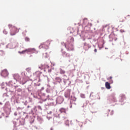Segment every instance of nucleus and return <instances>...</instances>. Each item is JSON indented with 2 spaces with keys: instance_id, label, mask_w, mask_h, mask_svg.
I'll use <instances>...</instances> for the list:
<instances>
[{
  "instance_id": "nucleus-5",
  "label": "nucleus",
  "mask_w": 130,
  "mask_h": 130,
  "mask_svg": "<svg viewBox=\"0 0 130 130\" xmlns=\"http://www.w3.org/2000/svg\"><path fill=\"white\" fill-rule=\"evenodd\" d=\"M1 75L2 77H4V78H6V77H8V76H9V72H8V71L7 70H4L2 71Z\"/></svg>"
},
{
  "instance_id": "nucleus-20",
  "label": "nucleus",
  "mask_w": 130,
  "mask_h": 130,
  "mask_svg": "<svg viewBox=\"0 0 130 130\" xmlns=\"http://www.w3.org/2000/svg\"><path fill=\"white\" fill-rule=\"evenodd\" d=\"M14 115L15 116H17V113H14Z\"/></svg>"
},
{
  "instance_id": "nucleus-15",
  "label": "nucleus",
  "mask_w": 130,
  "mask_h": 130,
  "mask_svg": "<svg viewBox=\"0 0 130 130\" xmlns=\"http://www.w3.org/2000/svg\"><path fill=\"white\" fill-rule=\"evenodd\" d=\"M74 38H71V41H72V42H74Z\"/></svg>"
},
{
  "instance_id": "nucleus-17",
  "label": "nucleus",
  "mask_w": 130,
  "mask_h": 130,
  "mask_svg": "<svg viewBox=\"0 0 130 130\" xmlns=\"http://www.w3.org/2000/svg\"><path fill=\"white\" fill-rule=\"evenodd\" d=\"M3 32L4 33V34H8V32L6 30H4Z\"/></svg>"
},
{
  "instance_id": "nucleus-14",
  "label": "nucleus",
  "mask_w": 130,
  "mask_h": 130,
  "mask_svg": "<svg viewBox=\"0 0 130 130\" xmlns=\"http://www.w3.org/2000/svg\"><path fill=\"white\" fill-rule=\"evenodd\" d=\"M25 40V41H30V39L28 37H26Z\"/></svg>"
},
{
  "instance_id": "nucleus-2",
  "label": "nucleus",
  "mask_w": 130,
  "mask_h": 130,
  "mask_svg": "<svg viewBox=\"0 0 130 130\" xmlns=\"http://www.w3.org/2000/svg\"><path fill=\"white\" fill-rule=\"evenodd\" d=\"M65 47L67 48L68 51H73V50L75 49L74 48V44L70 43V42H68L66 44H65Z\"/></svg>"
},
{
  "instance_id": "nucleus-13",
  "label": "nucleus",
  "mask_w": 130,
  "mask_h": 130,
  "mask_svg": "<svg viewBox=\"0 0 130 130\" xmlns=\"http://www.w3.org/2000/svg\"><path fill=\"white\" fill-rule=\"evenodd\" d=\"M119 22H124V20L121 19V18H119Z\"/></svg>"
},
{
  "instance_id": "nucleus-16",
  "label": "nucleus",
  "mask_w": 130,
  "mask_h": 130,
  "mask_svg": "<svg viewBox=\"0 0 130 130\" xmlns=\"http://www.w3.org/2000/svg\"><path fill=\"white\" fill-rule=\"evenodd\" d=\"M120 32H121V33H123V32H124V30H123V29H121V30H120Z\"/></svg>"
},
{
  "instance_id": "nucleus-22",
  "label": "nucleus",
  "mask_w": 130,
  "mask_h": 130,
  "mask_svg": "<svg viewBox=\"0 0 130 130\" xmlns=\"http://www.w3.org/2000/svg\"><path fill=\"white\" fill-rule=\"evenodd\" d=\"M27 107L29 108V106H28Z\"/></svg>"
},
{
  "instance_id": "nucleus-4",
  "label": "nucleus",
  "mask_w": 130,
  "mask_h": 130,
  "mask_svg": "<svg viewBox=\"0 0 130 130\" xmlns=\"http://www.w3.org/2000/svg\"><path fill=\"white\" fill-rule=\"evenodd\" d=\"M36 50L35 49V48H28V49H26L25 50L22 51H19V53H20V54H24V53H25V52H26L27 53H28V52H33L34 51H36Z\"/></svg>"
},
{
  "instance_id": "nucleus-1",
  "label": "nucleus",
  "mask_w": 130,
  "mask_h": 130,
  "mask_svg": "<svg viewBox=\"0 0 130 130\" xmlns=\"http://www.w3.org/2000/svg\"><path fill=\"white\" fill-rule=\"evenodd\" d=\"M8 26L11 30L10 34L12 36L16 35V34L19 32V29H18L16 26H14L12 24H9Z\"/></svg>"
},
{
  "instance_id": "nucleus-6",
  "label": "nucleus",
  "mask_w": 130,
  "mask_h": 130,
  "mask_svg": "<svg viewBox=\"0 0 130 130\" xmlns=\"http://www.w3.org/2000/svg\"><path fill=\"white\" fill-rule=\"evenodd\" d=\"M64 96L66 98H70L71 97V91L67 90L64 93Z\"/></svg>"
},
{
  "instance_id": "nucleus-21",
  "label": "nucleus",
  "mask_w": 130,
  "mask_h": 130,
  "mask_svg": "<svg viewBox=\"0 0 130 130\" xmlns=\"http://www.w3.org/2000/svg\"><path fill=\"white\" fill-rule=\"evenodd\" d=\"M24 32H25V33H26V32H27V30H25V31H24Z\"/></svg>"
},
{
  "instance_id": "nucleus-19",
  "label": "nucleus",
  "mask_w": 130,
  "mask_h": 130,
  "mask_svg": "<svg viewBox=\"0 0 130 130\" xmlns=\"http://www.w3.org/2000/svg\"><path fill=\"white\" fill-rule=\"evenodd\" d=\"M94 51V52H97V49H95Z\"/></svg>"
},
{
  "instance_id": "nucleus-7",
  "label": "nucleus",
  "mask_w": 130,
  "mask_h": 130,
  "mask_svg": "<svg viewBox=\"0 0 130 130\" xmlns=\"http://www.w3.org/2000/svg\"><path fill=\"white\" fill-rule=\"evenodd\" d=\"M14 78L15 80H16V81H20V80H21V77L19 74H15L14 75Z\"/></svg>"
},
{
  "instance_id": "nucleus-10",
  "label": "nucleus",
  "mask_w": 130,
  "mask_h": 130,
  "mask_svg": "<svg viewBox=\"0 0 130 130\" xmlns=\"http://www.w3.org/2000/svg\"><path fill=\"white\" fill-rule=\"evenodd\" d=\"M35 75H37V77L39 78V82H40V72H37L35 73Z\"/></svg>"
},
{
  "instance_id": "nucleus-3",
  "label": "nucleus",
  "mask_w": 130,
  "mask_h": 130,
  "mask_svg": "<svg viewBox=\"0 0 130 130\" xmlns=\"http://www.w3.org/2000/svg\"><path fill=\"white\" fill-rule=\"evenodd\" d=\"M50 45V41H47L45 42V43H42L40 45V48H45V49H48V47L49 45Z\"/></svg>"
},
{
  "instance_id": "nucleus-9",
  "label": "nucleus",
  "mask_w": 130,
  "mask_h": 130,
  "mask_svg": "<svg viewBox=\"0 0 130 130\" xmlns=\"http://www.w3.org/2000/svg\"><path fill=\"white\" fill-rule=\"evenodd\" d=\"M59 111L61 113H62L63 112H64V113H67V109L63 108L60 109Z\"/></svg>"
},
{
  "instance_id": "nucleus-11",
  "label": "nucleus",
  "mask_w": 130,
  "mask_h": 130,
  "mask_svg": "<svg viewBox=\"0 0 130 130\" xmlns=\"http://www.w3.org/2000/svg\"><path fill=\"white\" fill-rule=\"evenodd\" d=\"M60 74L61 75H64L66 74V71L61 69H60Z\"/></svg>"
},
{
  "instance_id": "nucleus-18",
  "label": "nucleus",
  "mask_w": 130,
  "mask_h": 130,
  "mask_svg": "<svg viewBox=\"0 0 130 130\" xmlns=\"http://www.w3.org/2000/svg\"><path fill=\"white\" fill-rule=\"evenodd\" d=\"M111 79H112V77L111 76L108 78V80H111Z\"/></svg>"
},
{
  "instance_id": "nucleus-12",
  "label": "nucleus",
  "mask_w": 130,
  "mask_h": 130,
  "mask_svg": "<svg viewBox=\"0 0 130 130\" xmlns=\"http://www.w3.org/2000/svg\"><path fill=\"white\" fill-rule=\"evenodd\" d=\"M111 99H112V100H113V101H116V99H115V98L113 95H112L111 96Z\"/></svg>"
},
{
  "instance_id": "nucleus-8",
  "label": "nucleus",
  "mask_w": 130,
  "mask_h": 130,
  "mask_svg": "<svg viewBox=\"0 0 130 130\" xmlns=\"http://www.w3.org/2000/svg\"><path fill=\"white\" fill-rule=\"evenodd\" d=\"M105 87L106 89H111V86H110V83H109L108 82H106L105 83Z\"/></svg>"
}]
</instances>
